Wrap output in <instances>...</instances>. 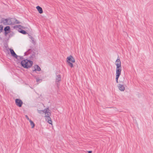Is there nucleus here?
I'll return each instance as SVG.
<instances>
[{"label": "nucleus", "mask_w": 153, "mask_h": 153, "mask_svg": "<svg viewBox=\"0 0 153 153\" xmlns=\"http://www.w3.org/2000/svg\"><path fill=\"white\" fill-rule=\"evenodd\" d=\"M48 110H49L48 108H47V109H44L43 110H42V111L45 113V114H46L48 112Z\"/></svg>", "instance_id": "nucleus-17"}, {"label": "nucleus", "mask_w": 153, "mask_h": 153, "mask_svg": "<svg viewBox=\"0 0 153 153\" xmlns=\"http://www.w3.org/2000/svg\"><path fill=\"white\" fill-rule=\"evenodd\" d=\"M41 68L40 67L37 65H36L35 66L34 69V70H33V71H41Z\"/></svg>", "instance_id": "nucleus-12"}, {"label": "nucleus", "mask_w": 153, "mask_h": 153, "mask_svg": "<svg viewBox=\"0 0 153 153\" xmlns=\"http://www.w3.org/2000/svg\"><path fill=\"white\" fill-rule=\"evenodd\" d=\"M10 27L9 26L6 27L4 29V31H7L10 32Z\"/></svg>", "instance_id": "nucleus-13"}, {"label": "nucleus", "mask_w": 153, "mask_h": 153, "mask_svg": "<svg viewBox=\"0 0 153 153\" xmlns=\"http://www.w3.org/2000/svg\"><path fill=\"white\" fill-rule=\"evenodd\" d=\"M42 111H39V110H38V112L39 113H41V112H42Z\"/></svg>", "instance_id": "nucleus-25"}, {"label": "nucleus", "mask_w": 153, "mask_h": 153, "mask_svg": "<svg viewBox=\"0 0 153 153\" xmlns=\"http://www.w3.org/2000/svg\"><path fill=\"white\" fill-rule=\"evenodd\" d=\"M3 27L1 25H0V33L2 31Z\"/></svg>", "instance_id": "nucleus-20"}, {"label": "nucleus", "mask_w": 153, "mask_h": 153, "mask_svg": "<svg viewBox=\"0 0 153 153\" xmlns=\"http://www.w3.org/2000/svg\"><path fill=\"white\" fill-rule=\"evenodd\" d=\"M31 50V49H29L27 52L25 53V55H27L29 53V51Z\"/></svg>", "instance_id": "nucleus-18"}, {"label": "nucleus", "mask_w": 153, "mask_h": 153, "mask_svg": "<svg viewBox=\"0 0 153 153\" xmlns=\"http://www.w3.org/2000/svg\"><path fill=\"white\" fill-rule=\"evenodd\" d=\"M19 28L20 29V30H19V31L22 34H26L27 33L25 30H22L21 29V28H24V27L23 26H21V25H19L18 26Z\"/></svg>", "instance_id": "nucleus-7"}, {"label": "nucleus", "mask_w": 153, "mask_h": 153, "mask_svg": "<svg viewBox=\"0 0 153 153\" xmlns=\"http://www.w3.org/2000/svg\"><path fill=\"white\" fill-rule=\"evenodd\" d=\"M67 62L68 65L71 68H73V65L72 62Z\"/></svg>", "instance_id": "nucleus-15"}, {"label": "nucleus", "mask_w": 153, "mask_h": 153, "mask_svg": "<svg viewBox=\"0 0 153 153\" xmlns=\"http://www.w3.org/2000/svg\"><path fill=\"white\" fill-rule=\"evenodd\" d=\"M115 64L116 65V81L117 83H118V79L121 75L122 71L121 62L120 59H117L115 62Z\"/></svg>", "instance_id": "nucleus-1"}, {"label": "nucleus", "mask_w": 153, "mask_h": 153, "mask_svg": "<svg viewBox=\"0 0 153 153\" xmlns=\"http://www.w3.org/2000/svg\"><path fill=\"white\" fill-rule=\"evenodd\" d=\"M36 8L40 13L41 14L43 13V10L41 7L38 6L36 7Z\"/></svg>", "instance_id": "nucleus-11"}, {"label": "nucleus", "mask_w": 153, "mask_h": 153, "mask_svg": "<svg viewBox=\"0 0 153 153\" xmlns=\"http://www.w3.org/2000/svg\"><path fill=\"white\" fill-rule=\"evenodd\" d=\"M15 103L17 106L19 107H21L22 105L23 102L20 99H16L15 100Z\"/></svg>", "instance_id": "nucleus-5"}, {"label": "nucleus", "mask_w": 153, "mask_h": 153, "mask_svg": "<svg viewBox=\"0 0 153 153\" xmlns=\"http://www.w3.org/2000/svg\"><path fill=\"white\" fill-rule=\"evenodd\" d=\"M1 22L5 25H11L13 24L11 18L5 19L2 18L1 20Z\"/></svg>", "instance_id": "nucleus-3"}, {"label": "nucleus", "mask_w": 153, "mask_h": 153, "mask_svg": "<svg viewBox=\"0 0 153 153\" xmlns=\"http://www.w3.org/2000/svg\"><path fill=\"white\" fill-rule=\"evenodd\" d=\"M26 117L27 119L29 121V120L30 119H29V118L28 117V116H27V115H26Z\"/></svg>", "instance_id": "nucleus-26"}, {"label": "nucleus", "mask_w": 153, "mask_h": 153, "mask_svg": "<svg viewBox=\"0 0 153 153\" xmlns=\"http://www.w3.org/2000/svg\"><path fill=\"white\" fill-rule=\"evenodd\" d=\"M29 122L30 123V125L31 126V128H33L35 126V124L31 120H29Z\"/></svg>", "instance_id": "nucleus-14"}, {"label": "nucleus", "mask_w": 153, "mask_h": 153, "mask_svg": "<svg viewBox=\"0 0 153 153\" xmlns=\"http://www.w3.org/2000/svg\"><path fill=\"white\" fill-rule=\"evenodd\" d=\"M36 82H41L42 81V79H37V78H36Z\"/></svg>", "instance_id": "nucleus-19"}, {"label": "nucleus", "mask_w": 153, "mask_h": 153, "mask_svg": "<svg viewBox=\"0 0 153 153\" xmlns=\"http://www.w3.org/2000/svg\"><path fill=\"white\" fill-rule=\"evenodd\" d=\"M92 152L91 151H90L88 152V153H92Z\"/></svg>", "instance_id": "nucleus-27"}, {"label": "nucleus", "mask_w": 153, "mask_h": 153, "mask_svg": "<svg viewBox=\"0 0 153 153\" xmlns=\"http://www.w3.org/2000/svg\"><path fill=\"white\" fill-rule=\"evenodd\" d=\"M118 87L119 89L121 91H123L125 89V87L123 85L121 84H118Z\"/></svg>", "instance_id": "nucleus-9"}, {"label": "nucleus", "mask_w": 153, "mask_h": 153, "mask_svg": "<svg viewBox=\"0 0 153 153\" xmlns=\"http://www.w3.org/2000/svg\"><path fill=\"white\" fill-rule=\"evenodd\" d=\"M11 19L12 22H13V24H13V23L16 24H19L20 23L15 18H11Z\"/></svg>", "instance_id": "nucleus-10"}, {"label": "nucleus", "mask_w": 153, "mask_h": 153, "mask_svg": "<svg viewBox=\"0 0 153 153\" xmlns=\"http://www.w3.org/2000/svg\"><path fill=\"white\" fill-rule=\"evenodd\" d=\"M10 32L7 31H5L4 32V35L5 36H6L7 34H8Z\"/></svg>", "instance_id": "nucleus-23"}, {"label": "nucleus", "mask_w": 153, "mask_h": 153, "mask_svg": "<svg viewBox=\"0 0 153 153\" xmlns=\"http://www.w3.org/2000/svg\"><path fill=\"white\" fill-rule=\"evenodd\" d=\"M18 57H19V59L21 60H22L23 59V58L22 56H18Z\"/></svg>", "instance_id": "nucleus-24"}, {"label": "nucleus", "mask_w": 153, "mask_h": 153, "mask_svg": "<svg viewBox=\"0 0 153 153\" xmlns=\"http://www.w3.org/2000/svg\"><path fill=\"white\" fill-rule=\"evenodd\" d=\"M67 62H71L72 63H74L75 62V59L74 57L71 55L68 57L67 58Z\"/></svg>", "instance_id": "nucleus-6"}, {"label": "nucleus", "mask_w": 153, "mask_h": 153, "mask_svg": "<svg viewBox=\"0 0 153 153\" xmlns=\"http://www.w3.org/2000/svg\"><path fill=\"white\" fill-rule=\"evenodd\" d=\"M50 119H51V118L50 117H46V120L48 121Z\"/></svg>", "instance_id": "nucleus-21"}, {"label": "nucleus", "mask_w": 153, "mask_h": 153, "mask_svg": "<svg viewBox=\"0 0 153 153\" xmlns=\"http://www.w3.org/2000/svg\"><path fill=\"white\" fill-rule=\"evenodd\" d=\"M47 114H45L46 115H45V117H50V116L51 115V113L50 112H49V111H48V112H47V113H46Z\"/></svg>", "instance_id": "nucleus-16"}, {"label": "nucleus", "mask_w": 153, "mask_h": 153, "mask_svg": "<svg viewBox=\"0 0 153 153\" xmlns=\"http://www.w3.org/2000/svg\"><path fill=\"white\" fill-rule=\"evenodd\" d=\"M61 79V77L60 75H58L56 76V83L58 87L59 85Z\"/></svg>", "instance_id": "nucleus-4"}, {"label": "nucleus", "mask_w": 153, "mask_h": 153, "mask_svg": "<svg viewBox=\"0 0 153 153\" xmlns=\"http://www.w3.org/2000/svg\"><path fill=\"white\" fill-rule=\"evenodd\" d=\"M48 122L49 124H52V121L51 119H50L48 121Z\"/></svg>", "instance_id": "nucleus-22"}, {"label": "nucleus", "mask_w": 153, "mask_h": 153, "mask_svg": "<svg viewBox=\"0 0 153 153\" xmlns=\"http://www.w3.org/2000/svg\"><path fill=\"white\" fill-rule=\"evenodd\" d=\"M33 64V62L27 59L22 60L21 62L22 66L25 68H30Z\"/></svg>", "instance_id": "nucleus-2"}, {"label": "nucleus", "mask_w": 153, "mask_h": 153, "mask_svg": "<svg viewBox=\"0 0 153 153\" xmlns=\"http://www.w3.org/2000/svg\"><path fill=\"white\" fill-rule=\"evenodd\" d=\"M10 51L12 56L16 59H17L18 56L16 54L13 49H10Z\"/></svg>", "instance_id": "nucleus-8"}]
</instances>
